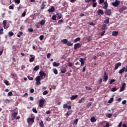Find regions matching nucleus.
Returning a JSON list of instances; mask_svg holds the SVG:
<instances>
[{
	"mask_svg": "<svg viewBox=\"0 0 127 127\" xmlns=\"http://www.w3.org/2000/svg\"><path fill=\"white\" fill-rule=\"evenodd\" d=\"M40 76H38L35 78L36 81V85L39 86V85H40L41 84V82L40 81H41V78H45L46 77V73H44V71H41L39 72Z\"/></svg>",
	"mask_w": 127,
	"mask_h": 127,
	"instance_id": "1",
	"label": "nucleus"
},
{
	"mask_svg": "<svg viewBox=\"0 0 127 127\" xmlns=\"http://www.w3.org/2000/svg\"><path fill=\"white\" fill-rule=\"evenodd\" d=\"M120 2L121 1H120V0H115V2H112V5H113V6H115V7H117V6H118L119 4H120Z\"/></svg>",
	"mask_w": 127,
	"mask_h": 127,
	"instance_id": "2",
	"label": "nucleus"
},
{
	"mask_svg": "<svg viewBox=\"0 0 127 127\" xmlns=\"http://www.w3.org/2000/svg\"><path fill=\"white\" fill-rule=\"evenodd\" d=\"M44 99H41L39 101V107H40V108H43V105H44Z\"/></svg>",
	"mask_w": 127,
	"mask_h": 127,
	"instance_id": "3",
	"label": "nucleus"
},
{
	"mask_svg": "<svg viewBox=\"0 0 127 127\" xmlns=\"http://www.w3.org/2000/svg\"><path fill=\"white\" fill-rule=\"evenodd\" d=\"M108 78H109V75L107 74V72H104L103 79L105 82H107V81H108Z\"/></svg>",
	"mask_w": 127,
	"mask_h": 127,
	"instance_id": "4",
	"label": "nucleus"
},
{
	"mask_svg": "<svg viewBox=\"0 0 127 127\" xmlns=\"http://www.w3.org/2000/svg\"><path fill=\"white\" fill-rule=\"evenodd\" d=\"M27 122L28 124H30V123H34V119L33 118H28L27 119Z\"/></svg>",
	"mask_w": 127,
	"mask_h": 127,
	"instance_id": "5",
	"label": "nucleus"
},
{
	"mask_svg": "<svg viewBox=\"0 0 127 127\" xmlns=\"http://www.w3.org/2000/svg\"><path fill=\"white\" fill-rule=\"evenodd\" d=\"M125 88H126V83H124L121 87L120 92H124L125 91Z\"/></svg>",
	"mask_w": 127,
	"mask_h": 127,
	"instance_id": "6",
	"label": "nucleus"
},
{
	"mask_svg": "<svg viewBox=\"0 0 127 127\" xmlns=\"http://www.w3.org/2000/svg\"><path fill=\"white\" fill-rule=\"evenodd\" d=\"M119 66H122V63H118L115 64V70H118V68H119Z\"/></svg>",
	"mask_w": 127,
	"mask_h": 127,
	"instance_id": "7",
	"label": "nucleus"
},
{
	"mask_svg": "<svg viewBox=\"0 0 127 127\" xmlns=\"http://www.w3.org/2000/svg\"><path fill=\"white\" fill-rule=\"evenodd\" d=\"M17 112H14L12 113L11 118L12 119V120H14L15 119V118H16V116H17Z\"/></svg>",
	"mask_w": 127,
	"mask_h": 127,
	"instance_id": "8",
	"label": "nucleus"
},
{
	"mask_svg": "<svg viewBox=\"0 0 127 127\" xmlns=\"http://www.w3.org/2000/svg\"><path fill=\"white\" fill-rule=\"evenodd\" d=\"M74 49H78V48H80L81 47V44L79 43H76L74 46Z\"/></svg>",
	"mask_w": 127,
	"mask_h": 127,
	"instance_id": "9",
	"label": "nucleus"
},
{
	"mask_svg": "<svg viewBox=\"0 0 127 127\" xmlns=\"http://www.w3.org/2000/svg\"><path fill=\"white\" fill-rule=\"evenodd\" d=\"M30 56L31 57L29 60L30 62H33L34 61V58H35V56L32 55H30Z\"/></svg>",
	"mask_w": 127,
	"mask_h": 127,
	"instance_id": "10",
	"label": "nucleus"
},
{
	"mask_svg": "<svg viewBox=\"0 0 127 127\" xmlns=\"http://www.w3.org/2000/svg\"><path fill=\"white\" fill-rule=\"evenodd\" d=\"M111 13H112V11H111L110 9H106V11H105L106 14H107V15H111Z\"/></svg>",
	"mask_w": 127,
	"mask_h": 127,
	"instance_id": "11",
	"label": "nucleus"
},
{
	"mask_svg": "<svg viewBox=\"0 0 127 127\" xmlns=\"http://www.w3.org/2000/svg\"><path fill=\"white\" fill-rule=\"evenodd\" d=\"M54 10H55L54 6H52L50 9H48V11L49 12H54Z\"/></svg>",
	"mask_w": 127,
	"mask_h": 127,
	"instance_id": "12",
	"label": "nucleus"
},
{
	"mask_svg": "<svg viewBox=\"0 0 127 127\" xmlns=\"http://www.w3.org/2000/svg\"><path fill=\"white\" fill-rule=\"evenodd\" d=\"M3 24L4 28L5 29L6 28H8L9 26L6 25V20L3 21Z\"/></svg>",
	"mask_w": 127,
	"mask_h": 127,
	"instance_id": "13",
	"label": "nucleus"
},
{
	"mask_svg": "<svg viewBox=\"0 0 127 127\" xmlns=\"http://www.w3.org/2000/svg\"><path fill=\"white\" fill-rule=\"evenodd\" d=\"M125 71H126V67H124L123 68L119 70V74H123Z\"/></svg>",
	"mask_w": 127,
	"mask_h": 127,
	"instance_id": "14",
	"label": "nucleus"
},
{
	"mask_svg": "<svg viewBox=\"0 0 127 127\" xmlns=\"http://www.w3.org/2000/svg\"><path fill=\"white\" fill-rule=\"evenodd\" d=\"M100 14H104V10L99 9L98 10V15H100Z\"/></svg>",
	"mask_w": 127,
	"mask_h": 127,
	"instance_id": "15",
	"label": "nucleus"
},
{
	"mask_svg": "<svg viewBox=\"0 0 127 127\" xmlns=\"http://www.w3.org/2000/svg\"><path fill=\"white\" fill-rule=\"evenodd\" d=\"M77 98H78V95H72L70 97V100L71 101H73L74 100H76V99H77Z\"/></svg>",
	"mask_w": 127,
	"mask_h": 127,
	"instance_id": "16",
	"label": "nucleus"
},
{
	"mask_svg": "<svg viewBox=\"0 0 127 127\" xmlns=\"http://www.w3.org/2000/svg\"><path fill=\"white\" fill-rule=\"evenodd\" d=\"M79 61L81 63L80 66H83V65L85 64V61H84V59H83L82 58H80L79 59Z\"/></svg>",
	"mask_w": 127,
	"mask_h": 127,
	"instance_id": "17",
	"label": "nucleus"
},
{
	"mask_svg": "<svg viewBox=\"0 0 127 127\" xmlns=\"http://www.w3.org/2000/svg\"><path fill=\"white\" fill-rule=\"evenodd\" d=\"M90 121L91 123H95L97 122V119H96V118L95 117H91Z\"/></svg>",
	"mask_w": 127,
	"mask_h": 127,
	"instance_id": "18",
	"label": "nucleus"
},
{
	"mask_svg": "<svg viewBox=\"0 0 127 127\" xmlns=\"http://www.w3.org/2000/svg\"><path fill=\"white\" fill-rule=\"evenodd\" d=\"M61 71L62 74H64V73H66L67 70H66V68L63 67L61 69Z\"/></svg>",
	"mask_w": 127,
	"mask_h": 127,
	"instance_id": "19",
	"label": "nucleus"
},
{
	"mask_svg": "<svg viewBox=\"0 0 127 127\" xmlns=\"http://www.w3.org/2000/svg\"><path fill=\"white\" fill-rule=\"evenodd\" d=\"M104 3L105 5L103 6V8L104 9H107V8H108V2H107V1H105L104 2Z\"/></svg>",
	"mask_w": 127,
	"mask_h": 127,
	"instance_id": "20",
	"label": "nucleus"
},
{
	"mask_svg": "<svg viewBox=\"0 0 127 127\" xmlns=\"http://www.w3.org/2000/svg\"><path fill=\"white\" fill-rule=\"evenodd\" d=\"M108 29V27L107 26V24H104L102 27V30H106Z\"/></svg>",
	"mask_w": 127,
	"mask_h": 127,
	"instance_id": "21",
	"label": "nucleus"
},
{
	"mask_svg": "<svg viewBox=\"0 0 127 127\" xmlns=\"http://www.w3.org/2000/svg\"><path fill=\"white\" fill-rule=\"evenodd\" d=\"M112 35L113 36H118L119 35V32L113 31L112 32Z\"/></svg>",
	"mask_w": 127,
	"mask_h": 127,
	"instance_id": "22",
	"label": "nucleus"
},
{
	"mask_svg": "<svg viewBox=\"0 0 127 127\" xmlns=\"http://www.w3.org/2000/svg\"><path fill=\"white\" fill-rule=\"evenodd\" d=\"M60 65V63H57L56 62H54L53 66L54 67H58Z\"/></svg>",
	"mask_w": 127,
	"mask_h": 127,
	"instance_id": "23",
	"label": "nucleus"
},
{
	"mask_svg": "<svg viewBox=\"0 0 127 127\" xmlns=\"http://www.w3.org/2000/svg\"><path fill=\"white\" fill-rule=\"evenodd\" d=\"M126 9H127V7L123 6L120 9L119 11L122 12V11H124V10H126Z\"/></svg>",
	"mask_w": 127,
	"mask_h": 127,
	"instance_id": "24",
	"label": "nucleus"
},
{
	"mask_svg": "<svg viewBox=\"0 0 127 127\" xmlns=\"http://www.w3.org/2000/svg\"><path fill=\"white\" fill-rule=\"evenodd\" d=\"M72 113H73V111L72 110H68L66 113V116L69 117V116H70V115H71Z\"/></svg>",
	"mask_w": 127,
	"mask_h": 127,
	"instance_id": "25",
	"label": "nucleus"
},
{
	"mask_svg": "<svg viewBox=\"0 0 127 127\" xmlns=\"http://www.w3.org/2000/svg\"><path fill=\"white\" fill-rule=\"evenodd\" d=\"M62 43H64V44H67L68 41L67 39H64L62 40Z\"/></svg>",
	"mask_w": 127,
	"mask_h": 127,
	"instance_id": "26",
	"label": "nucleus"
},
{
	"mask_svg": "<svg viewBox=\"0 0 127 127\" xmlns=\"http://www.w3.org/2000/svg\"><path fill=\"white\" fill-rule=\"evenodd\" d=\"M85 101V97H82L80 100H79L78 103L81 104V103H83Z\"/></svg>",
	"mask_w": 127,
	"mask_h": 127,
	"instance_id": "27",
	"label": "nucleus"
},
{
	"mask_svg": "<svg viewBox=\"0 0 127 127\" xmlns=\"http://www.w3.org/2000/svg\"><path fill=\"white\" fill-rule=\"evenodd\" d=\"M46 2H43L42 3V5H41V8L42 9H44V7H45V4Z\"/></svg>",
	"mask_w": 127,
	"mask_h": 127,
	"instance_id": "28",
	"label": "nucleus"
},
{
	"mask_svg": "<svg viewBox=\"0 0 127 127\" xmlns=\"http://www.w3.org/2000/svg\"><path fill=\"white\" fill-rule=\"evenodd\" d=\"M39 69V65H36L34 68V71H37Z\"/></svg>",
	"mask_w": 127,
	"mask_h": 127,
	"instance_id": "29",
	"label": "nucleus"
},
{
	"mask_svg": "<svg viewBox=\"0 0 127 127\" xmlns=\"http://www.w3.org/2000/svg\"><path fill=\"white\" fill-rule=\"evenodd\" d=\"M57 15L59 18V19H61V18H62V14L60 13L57 14Z\"/></svg>",
	"mask_w": 127,
	"mask_h": 127,
	"instance_id": "30",
	"label": "nucleus"
},
{
	"mask_svg": "<svg viewBox=\"0 0 127 127\" xmlns=\"http://www.w3.org/2000/svg\"><path fill=\"white\" fill-rule=\"evenodd\" d=\"M13 34H14L13 32H9L8 33V36H9V37H11V36H13Z\"/></svg>",
	"mask_w": 127,
	"mask_h": 127,
	"instance_id": "31",
	"label": "nucleus"
},
{
	"mask_svg": "<svg viewBox=\"0 0 127 127\" xmlns=\"http://www.w3.org/2000/svg\"><path fill=\"white\" fill-rule=\"evenodd\" d=\"M53 72L55 75H57V74H58V71H57V69L56 68L53 69Z\"/></svg>",
	"mask_w": 127,
	"mask_h": 127,
	"instance_id": "32",
	"label": "nucleus"
},
{
	"mask_svg": "<svg viewBox=\"0 0 127 127\" xmlns=\"http://www.w3.org/2000/svg\"><path fill=\"white\" fill-rule=\"evenodd\" d=\"M114 102V98H111L108 101V103L109 104L112 103V102Z\"/></svg>",
	"mask_w": 127,
	"mask_h": 127,
	"instance_id": "33",
	"label": "nucleus"
},
{
	"mask_svg": "<svg viewBox=\"0 0 127 127\" xmlns=\"http://www.w3.org/2000/svg\"><path fill=\"white\" fill-rule=\"evenodd\" d=\"M45 23V21L44 20H42L40 22L41 25H44Z\"/></svg>",
	"mask_w": 127,
	"mask_h": 127,
	"instance_id": "34",
	"label": "nucleus"
},
{
	"mask_svg": "<svg viewBox=\"0 0 127 127\" xmlns=\"http://www.w3.org/2000/svg\"><path fill=\"white\" fill-rule=\"evenodd\" d=\"M67 45L68 46H71V45H73V43L69 42L68 41H67Z\"/></svg>",
	"mask_w": 127,
	"mask_h": 127,
	"instance_id": "35",
	"label": "nucleus"
},
{
	"mask_svg": "<svg viewBox=\"0 0 127 127\" xmlns=\"http://www.w3.org/2000/svg\"><path fill=\"white\" fill-rule=\"evenodd\" d=\"M67 65L69 67H72L73 66V64L69 61H68Z\"/></svg>",
	"mask_w": 127,
	"mask_h": 127,
	"instance_id": "36",
	"label": "nucleus"
},
{
	"mask_svg": "<svg viewBox=\"0 0 127 127\" xmlns=\"http://www.w3.org/2000/svg\"><path fill=\"white\" fill-rule=\"evenodd\" d=\"M109 19H110V18H108V19L105 20L104 21V22H105V23L108 24V23H109V22H110V21H109Z\"/></svg>",
	"mask_w": 127,
	"mask_h": 127,
	"instance_id": "37",
	"label": "nucleus"
},
{
	"mask_svg": "<svg viewBox=\"0 0 127 127\" xmlns=\"http://www.w3.org/2000/svg\"><path fill=\"white\" fill-rule=\"evenodd\" d=\"M93 7H96L97 6V2H94L92 4Z\"/></svg>",
	"mask_w": 127,
	"mask_h": 127,
	"instance_id": "38",
	"label": "nucleus"
},
{
	"mask_svg": "<svg viewBox=\"0 0 127 127\" xmlns=\"http://www.w3.org/2000/svg\"><path fill=\"white\" fill-rule=\"evenodd\" d=\"M87 40L89 42V41H91V40H92V38L90 36H88L86 38Z\"/></svg>",
	"mask_w": 127,
	"mask_h": 127,
	"instance_id": "39",
	"label": "nucleus"
},
{
	"mask_svg": "<svg viewBox=\"0 0 127 127\" xmlns=\"http://www.w3.org/2000/svg\"><path fill=\"white\" fill-rule=\"evenodd\" d=\"M47 94H48V91L46 90L43 93V95L44 96H45V95H47Z\"/></svg>",
	"mask_w": 127,
	"mask_h": 127,
	"instance_id": "40",
	"label": "nucleus"
},
{
	"mask_svg": "<svg viewBox=\"0 0 127 127\" xmlns=\"http://www.w3.org/2000/svg\"><path fill=\"white\" fill-rule=\"evenodd\" d=\"M0 34L1 35L3 34V28L0 29Z\"/></svg>",
	"mask_w": 127,
	"mask_h": 127,
	"instance_id": "41",
	"label": "nucleus"
},
{
	"mask_svg": "<svg viewBox=\"0 0 127 127\" xmlns=\"http://www.w3.org/2000/svg\"><path fill=\"white\" fill-rule=\"evenodd\" d=\"M14 2H15V3H18V4L20 3V0H14Z\"/></svg>",
	"mask_w": 127,
	"mask_h": 127,
	"instance_id": "42",
	"label": "nucleus"
},
{
	"mask_svg": "<svg viewBox=\"0 0 127 127\" xmlns=\"http://www.w3.org/2000/svg\"><path fill=\"white\" fill-rule=\"evenodd\" d=\"M113 115L112 114H108L107 115V118H109V119L112 117Z\"/></svg>",
	"mask_w": 127,
	"mask_h": 127,
	"instance_id": "43",
	"label": "nucleus"
},
{
	"mask_svg": "<svg viewBox=\"0 0 127 127\" xmlns=\"http://www.w3.org/2000/svg\"><path fill=\"white\" fill-rule=\"evenodd\" d=\"M39 38H40V40L42 41V40H43V38H44V36L41 35V36H40Z\"/></svg>",
	"mask_w": 127,
	"mask_h": 127,
	"instance_id": "44",
	"label": "nucleus"
},
{
	"mask_svg": "<svg viewBox=\"0 0 127 127\" xmlns=\"http://www.w3.org/2000/svg\"><path fill=\"white\" fill-rule=\"evenodd\" d=\"M105 1V0H99V4H102Z\"/></svg>",
	"mask_w": 127,
	"mask_h": 127,
	"instance_id": "45",
	"label": "nucleus"
},
{
	"mask_svg": "<svg viewBox=\"0 0 127 127\" xmlns=\"http://www.w3.org/2000/svg\"><path fill=\"white\" fill-rule=\"evenodd\" d=\"M85 88L87 91L92 90V88H91L90 87L86 86Z\"/></svg>",
	"mask_w": 127,
	"mask_h": 127,
	"instance_id": "46",
	"label": "nucleus"
},
{
	"mask_svg": "<svg viewBox=\"0 0 127 127\" xmlns=\"http://www.w3.org/2000/svg\"><path fill=\"white\" fill-rule=\"evenodd\" d=\"M40 126L41 127H44V124H43V122L42 121L40 123Z\"/></svg>",
	"mask_w": 127,
	"mask_h": 127,
	"instance_id": "47",
	"label": "nucleus"
},
{
	"mask_svg": "<svg viewBox=\"0 0 127 127\" xmlns=\"http://www.w3.org/2000/svg\"><path fill=\"white\" fill-rule=\"evenodd\" d=\"M53 20H56V15H53L52 17Z\"/></svg>",
	"mask_w": 127,
	"mask_h": 127,
	"instance_id": "48",
	"label": "nucleus"
},
{
	"mask_svg": "<svg viewBox=\"0 0 127 127\" xmlns=\"http://www.w3.org/2000/svg\"><path fill=\"white\" fill-rule=\"evenodd\" d=\"M80 38H77L74 40V42H77V41H80Z\"/></svg>",
	"mask_w": 127,
	"mask_h": 127,
	"instance_id": "49",
	"label": "nucleus"
},
{
	"mask_svg": "<svg viewBox=\"0 0 127 127\" xmlns=\"http://www.w3.org/2000/svg\"><path fill=\"white\" fill-rule=\"evenodd\" d=\"M116 80L115 79H112L110 82H109V84H113V83H114V82H115Z\"/></svg>",
	"mask_w": 127,
	"mask_h": 127,
	"instance_id": "50",
	"label": "nucleus"
},
{
	"mask_svg": "<svg viewBox=\"0 0 127 127\" xmlns=\"http://www.w3.org/2000/svg\"><path fill=\"white\" fill-rule=\"evenodd\" d=\"M32 111L34 113H35V114H37V110H36V109L33 108Z\"/></svg>",
	"mask_w": 127,
	"mask_h": 127,
	"instance_id": "51",
	"label": "nucleus"
},
{
	"mask_svg": "<svg viewBox=\"0 0 127 127\" xmlns=\"http://www.w3.org/2000/svg\"><path fill=\"white\" fill-rule=\"evenodd\" d=\"M105 33H106V31L103 30V32L101 33V36H104Z\"/></svg>",
	"mask_w": 127,
	"mask_h": 127,
	"instance_id": "52",
	"label": "nucleus"
},
{
	"mask_svg": "<svg viewBox=\"0 0 127 127\" xmlns=\"http://www.w3.org/2000/svg\"><path fill=\"white\" fill-rule=\"evenodd\" d=\"M92 105V102H89L87 105V108H90V107H91V105Z\"/></svg>",
	"mask_w": 127,
	"mask_h": 127,
	"instance_id": "53",
	"label": "nucleus"
},
{
	"mask_svg": "<svg viewBox=\"0 0 127 127\" xmlns=\"http://www.w3.org/2000/svg\"><path fill=\"white\" fill-rule=\"evenodd\" d=\"M111 91L112 92H116V91H117V88L116 87L113 88Z\"/></svg>",
	"mask_w": 127,
	"mask_h": 127,
	"instance_id": "54",
	"label": "nucleus"
},
{
	"mask_svg": "<svg viewBox=\"0 0 127 127\" xmlns=\"http://www.w3.org/2000/svg\"><path fill=\"white\" fill-rule=\"evenodd\" d=\"M4 83L5 84V85H6V86H8V85H9V83H8V81L7 80H5Z\"/></svg>",
	"mask_w": 127,
	"mask_h": 127,
	"instance_id": "55",
	"label": "nucleus"
},
{
	"mask_svg": "<svg viewBox=\"0 0 127 127\" xmlns=\"http://www.w3.org/2000/svg\"><path fill=\"white\" fill-rule=\"evenodd\" d=\"M28 31H29V32H33V29L30 28L28 29Z\"/></svg>",
	"mask_w": 127,
	"mask_h": 127,
	"instance_id": "56",
	"label": "nucleus"
},
{
	"mask_svg": "<svg viewBox=\"0 0 127 127\" xmlns=\"http://www.w3.org/2000/svg\"><path fill=\"white\" fill-rule=\"evenodd\" d=\"M77 124H78V119L75 120L74 122V125H77Z\"/></svg>",
	"mask_w": 127,
	"mask_h": 127,
	"instance_id": "57",
	"label": "nucleus"
},
{
	"mask_svg": "<svg viewBox=\"0 0 127 127\" xmlns=\"http://www.w3.org/2000/svg\"><path fill=\"white\" fill-rule=\"evenodd\" d=\"M67 107H68V105H67V104H64V105H63V108L64 109H66V108H67Z\"/></svg>",
	"mask_w": 127,
	"mask_h": 127,
	"instance_id": "58",
	"label": "nucleus"
},
{
	"mask_svg": "<svg viewBox=\"0 0 127 127\" xmlns=\"http://www.w3.org/2000/svg\"><path fill=\"white\" fill-rule=\"evenodd\" d=\"M5 103H6V104H8V103H9V102H10V101L8 99H6L4 101Z\"/></svg>",
	"mask_w": 127,
	"mask_h": 127,
	"instance_id": "59",
	"label": "nucleus"
},
{
	"mask_svg": "<svg viewBox=\"0 0 127 127\" xmlns=\"http://www.w3.org/2000/svg\"><path fill=\"white\" fill-rule=\"evenodd\" d=\"M26 14V12L24 11L23 12V13L22 14V16H23V17H24V16H25V15Z\"/></svg>",
	"mask_w": 127,
	"mask_h": 127,
	"instance_id": "60",
	"label": "nucleus"
},
{
	"mask_svg": "<svg viewBox=\"0 0 127 127\" xmlns=\"http://www.w3.org/2000/svg\"><path fill=\"white\" fill-rule=\"evenodd\" d=\"M123 105H126L127 104V100H124L122 101Z\"/></svg>",
	"mask_w": 127,
	"mask_h": 127,
	"instance_id": "61",
	"label": "nucleus"
},
{
	"mask_svg": "<svg viewBox=\"0 0 127 127\" xmlns=\"http://www.w3.org/2000/svg\"><path fill=\"white\" fill-rule=\"evenodd\" d=\"M122 125H123V122H121L119 125H118V127H122Z\"/></svg>",
	"mask_w": 127,
	"mask_h": 127,
	"instance_id": "62",
	"label": "nucleus"
},
{
	"mask_svg": "<svg viewBox=\"0 0 127 127\" xmlns=\"http://www.w3.org/2000/svg\"><path fill=\"white\" fill-rule=\"evenodd\" d=\"M12 92H11V91H9L8 93V96H12Z\"/></svg>",
	"mask_w": 127,
	"mask_h": 127,
	"instance_id": "63",
	"label": "nucleus"
},
{
	"mask_svg": "<svg viewBox=\"0 0 127 127\" xmlns=\"http://www.w3.org/2000/svg\"><path fill=\"white\" fill-rule=\"evenodd\" d=\"M13 6L12 5H10L9 6V9H13Z\"/></svg>",
	"mask_w": 127,
	"mask_h": 127,
	"instance_id": "64",
	"label": "nucleus"
}]
</instances>
